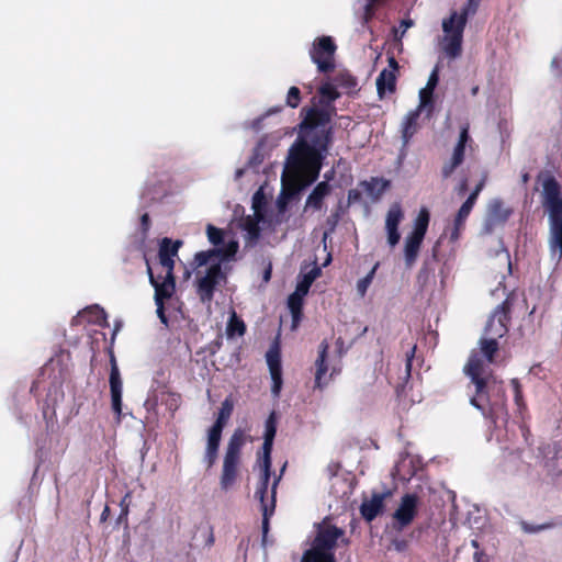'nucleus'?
I'll list each match as a JSON object with an SVG mask.
<instances>
[{"mask_svg":"<svg viewBox=\"0 0 562 562\" xmlns=\"http://www.w3.org/2000/svg\"><path fill=\"white\" fill-rule=\"evenodd\" d=\"M549 525L531 526L527 522H521V529L527 533H535L549 528Z\"/></svg>","mask_w":562,"mask_h":562,"instance_id":"obj_38","label":"nucleus"},{"mask_svg":"<svg viewBox=\"0 0 562 562\" xmlns=\"http://www.w3.org/2000/svg\"><path fill=\"white\" fill-rule=\"evenodd\" d=\"M140 222H142V229H143V234L146 235L147 231L149 229V216L148 214H143L142 215V218H140Z\"/></svg>","mask_w":562,"mask_h":562,"instance_id":"obj_41","label":"nucleus"},{"mask_svg":"<svg viewBox=\"0 0 562 562\" xmlns=\"http://www.w3.org/2000/svg\"><path fill=\"white\" fill-rule=\"evenodd\" d=\"M315 278L316 274L314 272L305 274L303 279L297 283L295 291L306 295Z\"/></svg>","mask_w":562,"mask_h":562,"instance_id":"obj_33","label":"nucleus"},{"mask_svg":"<svg viewBox=\"0 0 562 562\" xmlns=\"http://www.w3.org/2000/svg\"><path fill=\"white\" fill-rule=\"evenodd\" d=\"M415 350H416V347L414 346L411 350L409 353H407V359H406V371L407 373L409 374V371H411V368H412V359L414 357V353H415Z\"/></svg>","mask_w":562,"mask_h":562,"instance_id":"obj_43","label":"nucleus"},{"mask_svg":"<svg viewBox=\"0 0 562 562\" xmlns=\"http://www.w3.org/2000/svg\"><path fill=\"white\" fill-rule=\"evenodd\" d=\"M181 246V241L177 240L175 243L169 238H164L160 243L159 247V262L161 267L165 269L166 274H172L175 260L173 258L177 256L178 250Z\"/></svg>","mask_w":562,"mask_h":562,"instance_id":"obj_20","label":"nucleus"},{"mask_svg":"<svg viewBox=\"0 0 562 562\" xmlns=\"http://www.w3.org/2000/svg\"><path fill=\"white\" fill-rule=\"evenodd\" d=\"M499 256H502L508 262V268H510L509 255L506 251H503Z\"/></svg>","mask_w":562,"mask_h":562,"instance_id":"obj_49","label":"nucleus"},{"mask_svg":"<svg viewBox=\"0 0 562 562\" xmlns=\"http://www.w3.org/2000/svg\"><path fill=\"white\" fill-rule=\"evenodd\" d=\"M423 109L424 108H419L418 105L415 110L408 112L404 117V121L402 123V138L404 145H406L409 138L416 133L417 120Z\"/></svg>","mask_w":562,"mask_h":562,"instance_id":"obj_26","label":"nucleus"},{"mask_svg":"<svg viewBox=\"0 0 562 562\" xmlns=\"http://www.w3.org/2000/svg\"><path fill=\"white\" fill-rule=\"evenodd\" d=\"M475 203H476V201H474L473 198H468L465 200V202L460 206V209L454 217L453 226L451 228V233H450L451 240L454 241L460 237V233L463 229L465 221H467L468 216L470 215Z\"/></svg>","mask_w":562,"mask_h":562,"instance_id":"obj_23","label":"nucleus"},{"mask_svg":"<svg viewBox=\"0 0 562 562\" xmlns=\"http://www.w3.org/2000/svg\"><path fill=\"white\" fill-rule=\"evenodd\" d=\"M389 182L382 179H372L368 183V189L373 193L376 190V196L381 195L384 190L387 188Z\"/></svg>","mask_w":562,"mask_h":562,"instance_id":"obj_34","label":"nucleus"},{"mask_svg":"<svg viewBox=\"0 0 562 562\" xmlns=\"http://www.w3.org/2000/svg\"><path fill=\"white\" fill-rule=\"evenodd\" d=\"M328 348L329 346L327 341L323 340L318 347V357L315 361V386L319 389H322L326 384V382L323 379L327 372L326 356Z\"/></svg>","mask_w":562,"mask_h":562,"instance_id":"obj_24","label":"nucleus"},{"mask_svg":"<svg viewBox=\"0 0 562 562\" xmlns=\"http://www.w3.org/2000/svg\"><path fill=\"white\" fill-rule=\"evenodd\" d=\"M541 198L549 217L550 256L558 263L562 258V192L553 178L543 181Z\"/></svg>","mask_w":562,"mask_h":562,"instance_id":"obj_5","label":"nucleus"},{"mask_svg":"<svg viewBox=\"0 0 562 562\" xmlns=\"http://www.w3.org/2000/svg\"><path fill=\"white\" fill-rule=\"evenodd\" d=\"M267 363L272 380L271 393L274 397H278L282 387V369L280 352L277 346L271 347L267 355Z\"/></svg>","mask_w":562,"mask_h":562,"instance_id":"obj_16","label":"nucleus"},{"mask_svg":"<svg viewBox=\"0 0 562 562\" xmlns=\"http://www.w3.org/2000/svg\"><path fill=\"white\" fill-rule=\"evenodd\" d=\"M551 72L554 77L562 76V54L552 58L550 64Z\"/></svg>","mask_w":562,"mask_h":562,"instance_id":"obj_36","label":"nucleus"},{"mask_svg":"<svg viewBox=\"0 0 562 562\" xmlns=\"http://www.w3.org/2000/svg\"><path fill=\"white\" fill-rule=\"evenodd\" d=\"M238 248L237 240H228L224 248H214L195 254L198 293L203 302L212 300L215 288L225 278L222 271V262L234 258Z\"/></svg>","mask_w":562,"mask_h":562,"instance_id":"obj_3","label":"nucleus"},{"mask_svg":"<svg viewBox=\"0 0 562 562\" xmlns=\"http://www.w3.org/2000/svg\"><path fill=\"white\" fill-rule=\"evenodd\" d=\"M246 442L241 430H235L226 447L223 459L222 473L220 476L221 490L227 492L237 482L239 475L241 449Z\"/></svg>","mask_w":562,"mask_h":562,"instance_id":"obj_8","label":"nucleus"},{"mask_svg":"<svg viewBox=\"0 0 562 562\" xmlns=\"http://www.w3.org/2000/svg\"><path fill=\"white\" fill-rule=\"evenodd\" d=\"M418 497L415 494L402 496L397 508L392 515V528L402 531L408 527L417 515Z\"/></svg>","mask_w":562,"mask_h":562,"instance_id":"obj_11","label":"nucleus"},{"mask_svg":"<svg viewBox=\"0 0 562 562\" xmlns=\"http://www.w3.org/2000/svg\"><path fill=\"white\" fill-rule=\"evenodd\" d=\"M392 546L394 547V549L396 551H403L406 548V541L395 539V540L392 541Z\"/></svg>","mask_w":562,"mask_h":562,"instance_id":"obj_42","label":"nucleus"},{"mask_svg":"<svg viewBox=\"0 0 562 562\" xmlns=\"http://www.w3.org/2000/svg\"><path fill=\"white\" fill-rule=\"evenodd\" d=\"M345 531L324 520L317 525L312 546L302 557V562H336L335 549L338 544H347Z\"/></svg>","mask_w":562,"mask_h":562,"instance_id":"obj_7","label":"nucleus"},{"mask_svg":"<svg viewBox=\"0 0 562 562\" xmlns=\"http://www.w3.org/2000/svg\"><path fill=\"white\" fill-rule=\"evenodd\" d=\"M469 139V127L463 126L461 128L458 143L453 148L450 159L446 161L442 166L441 175L445 179L449 178L454 172V170L463 162L465 145Z\"/></svg>","mask_w":562,"mask_h":562,"instance_id":"obj_15","label":"nucleus"},{"mask_svg":"<svg viewBox=\"0 0 562 562\" xmlns=\"http://www.w3.org/2000/svg\"><path fill=\"white\" fill-rule=\"evenodd\" d=\"M389 495L390 493L373 494L369 499H364L360 507L363 518L368 521L373 520L382 512L384 501Z\"/></svg>","mask_w":562,"mask_h":562,"instance_id":"obj_22","label":"nucleus"},{"mask_svg":"<svg viewBox=\"0 0 562 562\" xmlns=\"http://www.w3.org/2000/svg\"><path fill=\"white\" fill-rule=\"evenodd\" d=\"M379 95L382 98L386 92H392L395 86V75L392 70L383 69L375 81Z\"/></svg>","mask_w":562,"mask_h":562,"instance_id":"obj_28","label":"nucleus"},{"mask_svg":"<svg viewBox=\"0 0 562 562\" xmlns=\"http://www.w3.org/2000/svg\"><path fill=\"white\" fill-rule=\"evenodd\" d=\"M300 103V90L296 87H291L286 95V105L296 108Z\"/></svg>","mask_w":562,"mask_h":562,"instance_id":"obj_35","label":"nucleus"},{"mask_svg":"<svg viewBox=\"0 0 562 562\" xmlns=\"http://www.w3.org/2000/svg\"><path fill=\"white\" fill-rule=\"evenodd\" d=\"M477 91H479V87H477V86H476V87H474V88H472V94H476V93H477Z\"/></svg>","mask_w":562,"mask_h":562,"instance_id":"obj_51","label":"nucleus"},{"mask_svg":"<svg viewBox=\"0 0 562 562\" xmlns=\"http://www.w3.org/2000/svg\"><path fill=\"white\" fill-rule=\"evenodd\" d=\"M147 272L149 274V281L155 288V303L164 302V300L171 297L175 291L173 274H165L164 281L159 283L155 280L149 266H147Z\"/></svg>","mask_w":562,"mask_h":562,"instance_id":"obj_21","label":"nucleus"},{"mask_svg":"<svg viewBox=\"0 0 562 562\" xmlns=\"http://www.w3.org/2000/svg\"><path fill=\"white\" fill-rule=\"evenodd\" d=\"M484 180H481L468 198H473V200L476 201L482 189L484 188Z\"/></svg>","mask_w":562,"mask_h":562,"instance_id":"obj_39","label":"nucleus"},{"mask_svg":"<svg viewBox=\"0 0 562 562\" xmlns=\"http://www.w3.org/2000/svg\"><path fill=\"white\" fill-rule=\"evenodd\" d=\"M277 432V420L276 414L271 413L265 424V435H263V445H262V454L258 459V464L261 470V475L259 480L258 487L255 492V497L259 499L261 504L262 510V529L263 533L268 531V520L269 517L273 514L276 506V494L277 486L281 480L282 473L285 470L286 463L283 464L281 469V473L279 476H276L271 486L270 497L268 498V484L270 480V471H271V451L273 446V440Z\"/></svg>","mask_w":562,"mask_h":562,"instance_id":"obj_4","label":"nucleus"},{"mask_svg":"<svg viewBox=\"0 0 562 562\" xmlns=\"http://www.w3.org/2000/svg\"><path fill=\"white\" fill-rule=\"evenodd\" d=\"M206 236L212 245L221 246L220 248H224L228 240H236L235 238L231 237L228 232L220 229L211 224L206 226Z\"/></svg>","mask_w":562,"mask_h":562,"instance_id":"obj_29","label":"nucleus"},{"mask_svg":"<svg viewBox=\"0 0 562 562\" xmlns=\"http://www.w3.org/2000/svg\"><path fill=\"white\" fill-rule=\"evenodd\" d=\"M335 50L336 46L329 36L319 37L314 42L311 58L317 65L319 71L327 72L333 69Z\"/></svg>","mask_w":562,"mask_h":562,"instance_id":"obj_13","label":"nucleus"},{"mask_svg":"<svg viewBox=\"0 0 562 562\" xmlns=\"http://www.w3.org/2000/svg\"><path fill=\"white\" fill-rule=\"evenodd\" d=\"M88 312L93 314V321L98 324H102V322H105L106 319L105 312L99 306L90 307Z\"/></svg>","mask_w":562,"mask_h":562,"instance_id":"obj_37","label":"nucleus"},{"mask_svg":"<svg viewBox=\"0 0 562 562\" xmlns=\"http://www.w3.org/2000/svg\"><path fill=\"white\" fill-rule=\"evenodd\" d=\"M403 220L404 211L401 204L393 203L386 212L384 225L387 244L391 248L395 247L401 239L398 227Z\"/></svg>","mask_w":562,"mask_h":562,"instance_id":"obj_14","label":"nucleus"},{"mask_svg":"<svg viewBox=\"0 0 562 562\" xmlns=\"http://www.w3.org/2000/svg\"><path fill=\"white\" fill-rule=\"evenodd\" d=\"M529 181V175L527 172L521 175V182L527 183Z\"/></svg>","mask_w":562,"mask_h":562,"instance_id":"obj_50","label":"nucleus"},{"mask_svg":"<svg viewBox=\"0 0 562 562\" xmlns=\"http://www.w3.org/2000/svg\"><path fill=\"white\" fill-rule=\"evenodd\" d=\"M379 267V262H376L372 269L370 270V272L362 279H360L358 282H357V292L359 294L360 297H363L367 293V290L368 288L370 286V284L372 283V280L375 276V272H376V269Z\"/></svg>","mask_w":562,"mask_h":562,"instance_id":"obj_32","label":"nucleus"},{"mask_svg":"<svg viewBox=\"0 0 562 562\" xmlns=\"http://www.w3.org/2000/svg\"><path fill=\"white\" fill-rule=\"evenodd\" d=\"M428 224L429 212L426 209H422L414 222L412 233L404 240V260L407 268L413 267L417 260Z\"/></svg>","mask_w":562,"mask_h":562,"instance_id":"obj_10","label":"nucleus"},{"mask_svg":"<svg viewBox=\"0 0 562 562\" xmlns=\"http://www.w3.org/2000/svg\"><path fill=\"white\" fill-rule=\"evenodd\" d=\"M157 305V315L160 318L161 323L167 324V317L164 312V302L156 303Z\"/></svg>","mask_w":562,"mask_h":562,"instance_id":"obj_40","label":"nucleus"},{"mask_svg":"<svg viewBox=\"0 0 562 562\" xmlns=\"http://www.w3.org/2000/svg\"><path fill=\"white\" fill-rule=\"evenodd\" d=\"M512 210L505 207L501 199H493L487 204L485 231L490 233L493 226L504 223L510 215Z\"/></svg>","mask_w":562,"mask_h":562,"instance_id":"obj_18","label":"nucleus"},{"mask_svg":"<svg viewBox=\"0 0 562 562\" xmlns=\"http://www.w3.org/2000/svg\"><path fill=\"white\" fill-rule=\"evenodd\" d=\"M508 306L504 302L496 306L490 316L484 329V335L480 340H491L497 342V338L503 337L507 333Z\"/></svg>","mask_w":562,"mask_h":562,"instance_id":"obj_12","label":"nucleus"},{"mask_svg":"<svg viewBox=\"0 0 562 562\" xmlns=\"http://www.w3.org/2000/svg\"><path fill=\"white\" fill-rule=\"evenodd\" d=\"M439 80V67L436 66L431 71L427 85L419 91V108L432 105V93Z\"/></svg>","mask_w":562,"mask_h":562,"instance_id":"obj_25","label":"nucleus"},{"mask_svg":"<svg viewBox=\"0 0 562 562\" xmlns=\"http://www.w3.org/2000/svg\"><path fill=\"white\" fill-rule=\"evenodd\" d=\"M480 2L481 0H468L460 12L452 11L448 18L442 20L443 35L439 41V45L449 58L454 59L461 55L463 32L468 18L475 14Z\"/></svg>","mask_w":562,"mask_h":562,"instance_id":"obj_6","label":"nucleus"},{"mask_svg":"<svg viewBox=\"0 0 562 562\" xmlns=\"http://www.w3.org/2000/svg\"><path fill=\"white\" fill-rule=\"evenodd\" d=\"M305 295L294 291L288 299V306L292 314L293 327H295L301 318V308L303 304V297Z\"/></svg>","mask_w":562,"mask_h":562,"instance_id":"obj_30","label":"nucleus"},{"mask_svg":"<svg viewBox=\"0 0 562 562\" xmlns=\"http://www.w3.org/2000/svg\"><path fill=\"white\" fill-rule=\"evenodd\" d=\"M330 192V187L326 181L319 182L313 192L308 195L305 209L319 210L323 205V200Z\"/></svg>","mask_w":562,"mask_h":562,"instance_id":"obj_27","label":"nucleus"},{"mask_svg":"<svg viewBox=\"0 0 562 562\" xmlns=\"http://www.w3.org/2000/svg\"><path fill=\"white\" fill-rule=\"evenodd\" d=\"M130 497V494H126L124 498L121 501V508H122V515L126 516L128 513V505L126 503V499Z\"/></svg>","mask_w":562,"mask_h":562,"instance_id":"obj_45","label":"nucleus"},{"mask_svg":"<svg viewBox=\"0 0 562 562\" xmlns=\"http://www.w3.org/2000/svg\"><path fill=\"white\" fill-rule=\"evenodd\" d=\"M413 25V22L411 20H403L401 23V27L403 29L402 34L406 32L407 29H409Z\"/></svg>","mask_w":562,"mask_h":562,"instance_id":"obj_46","label":"nucleus"},{"mask_svg":"<svg viewBox=\"0 0 562 562\" xmlns=\"http://www.w3.org/2000/svg\"><path fill=\"white\" fill-rule=\"evenodd\" d=\"M110 390H111L112 409L117 416V422H120L121 415H122L123 383L121 380L119 368H117L114 359H112V366H111V372H110Z\"/></svg>","mask_w":562,"mask_h":562,"instance_id":"obj_17","label":"nucleus"},{"mask_svg":"<svg viewBox=\"0 0 562 562\" xmlns=\"http://www.w3.org/2000/svg\"><path fill=\"white\" fill-rule=\"evenodd\" d=\"M329 138L325 126L313 124L307 117L301 134L291 146L281 181L284 190L294 194L313 183L321 171L323 153L327 150Z\"/></svg>","mask_w":562,"mask_h":562,"instance_id":"obj_1","label":"nucleus"},{"mask_svg":"<svg viewBox=\"0 0 562 562\" xmlns=\"http://www.w3.org/2000/svg\"><path fill=\"white\" fill-rule=\"evenodd\" d=\"M271 278V266L269 265L268 268L263 272V281L268 282Z\"/></svg>","mask_w":562,"mask_h":562,"instance_id":"obj_47","label":"nucleus"},{"mask_svg":"<svg viewBox=\"0 0 562 562\" xmlns=\"http://www.w3.org/2000/svg\"><path fill=\"white\" fill-rule=\"evenodd\" d=\"M321 91H322L323 94H327V88L324 87V88H322Z\"/></svg>","mask_w":562,"mask_h":562,"instance_id":"obj_52","label":"nucleus"},{"mask_svg":"<svg viewBox=\"0 0 562 562\" xmlns=\"http://www.w3.org/2000/svg\"><path fill=\"white\" fill-rule=\"evenodd\" d=\"M391 65H395L394 58H391Z\"/></svg>","mask_w":562,"mask_h":562,"instance_id":"obj_53","label":"nucleus"},{"mask_svg":"<svg viewBox=\"0 0 562 562\" xmlns=\"http://www.w3.org/2000/svg\"><path fill=\"white\" fill-rule=\"evenodd\" d=\"M497 350L498 344L480 340L479 348L472 350L463 369L465 375L475 386V394L470 400L471 405L481 411L483 415H488L495 423L502 418L501 406L498 407L490 401L488 391L495 389L497 381L488 367L493 363Z\"/></svg>","mask_w":562,"mask_h":562,"instance_id":"obj_2","label":"nucleus"},{"mask_svg":"<svg viewBox=\"0 0 562 562\" xmlns=\"http://www.w3.org/2000/svg\"><path fill=\"white\" fill-rule=\"evenodd\" d=\"M379 1H380V0H370V2L366 5L367 14H369L371 7H372L375 2H379Z\"/></svg>","mask_w":562,"mask_h":562,"instance_id":"obj_48","label":"nucleus"},{"mask_svg":"<svg viewBox=\"0 0 562 562\" xmlns=\"http://www.w3.org/2000/svg\"><path fill=\"white\" fill-rule=\"evenodd\" d=\"M232 411L233 404L228 400H225L222 403L215 424L207 431L206 448L203 457V462L206 464L207 469L212 468L217 459L222 431L232 414Z\"/></svg>","mask_w":562,"mask_h":562,"instance_id":"obj_9","label":"nucleus"},{"mask_svg":"<svg viewBox=\"0 0 562 562\" xmlns=\"http://www.w3.org/2000/svg\"><path fill=\"white\" fill-rule=\"evenodd\" d=\"M245 324L241 319H239L235 312H232L229 322L227 324V334L228 336L238 335L241 336L245 333Z\"/></svg>","mask_w":562,"mask_h":562,"instance_id":"obj_31","label":"nucleus"},{"mask_svg":"<svg viewBox=\"0 0 562 562\" xmlns=\"http://www.w3.org/2000/svg\"><path fill=\"white\" fill-rule=\"evenodd\" d=\"M467 188H468V180L464 178L460 184L456 188V191L459 195H462L465 191H467Z\"/></svg>","mask_w":562,"mask_h":562,"instance_id":"obj_44","label":"nucleus"},{"mask_svg":"<svg viewBox=\"0 0 562 562\" xmlns=\"http://www.w3.org/2000/svg\"><path fill=\"white\" fill-rule=\"evenodd\" d=\"M261 221L262 214L258 210H255L251 215H247L241 220L240 227L245 233L244 238L246 247H251L257 243L260 235L259 224Z\"/></svg>","mask_w":562,"mask_h":562,"instance_id":"obj_19","label":"nucleus"}]
</instances>
